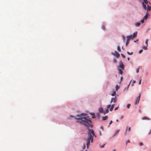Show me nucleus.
<instances>
[{"label": "nucleus", "mask_w": 151, "mask_h": 151, "mask_svg": "<svg viewBox=\"0 0 151 151\" xmlns=\"http://www.w3.org/2000/svg\"><path fill=\"white\" fill-rule=\"evenodd\" d=\"M77 117L75 118V119L77 120V122L81 125L86 126L88 122H92V119L89 118L85 114L81 113L77 114Z\"/></svg>", "instance_id": "1"}, {"label": "nucleus", "mask_w": 151, "mask_h": 151, "mask_svg": "<svg viewBox=\"0 0 151 151\" xmlns=\"http://www.w3.org/2000/svg\"><path fill=\"white\" fill-rule=\"evenodd\" d=\"M87 129L88 130L87 132L88 137L87 138L91 139V138L93 137L94 136L95 137H96V135H95L94 131L93 129L89 128V127H87Z\"/></svg>", "instance_id": "2"}, {"label": "nucleus", "mask_w": 151, "mask_h": 151, "mask_svg": "<svg viewBox=\"0 0 151 151\" xmlns=\"http://www.w3.org/2000/svg\"><path fill=\"white\" fill-rule=\"evenodd\" d=\"M91 139L90 138H87L86 139V145L87 149H88L89 147Z\"/></svg>", "instance_id": "3"}, {"label": "nucleus", "mask_w": 151, "mask_h": 151, "mask_svg": "<svg viewBox=\"0 0 151 151\" xmlns=\"http://www.w3.org/2000/svg\"><path fill=\"white\" fill-rule=\"evenodd\" d=\"M111 54L113 56H116L117 58H119L120 56V54L118 52L115 50L114 52H111Z\"/></svg>", "instance_id": "4"}, {"label": "nucleus", "mask_w": 151, "mask_h": 151, "mask_svg": "<svg viewBox=\"0 0 151 151\" xmlns=\"http://www.w3.org/2000/svg\"><path fill=\"white\" fill-rule=\"evenodd\" d=\"M119 67L120 68H121L120 69L124 70V65L123 64V63L121 60L119 62Z\"/></svg>", "instance_id": "5"}, {"label": "nucleus", "mask_w": 151, "mask_h": 151, "mask_svg": "<svg viewBox=\"0 0 151 151\" xmlns=\"http://www.w3.org/2000/svg\"><path fill=\"white\" fill-rule=\"evenodd\" d=\"M141 97V94L140 93H139L138 96L137 97V99L136 101V102H135V104H136L137 103H138L139 101L140 98Z\"/></svg>", "instance_id": "6"}, {"label": "nucleus", "mask_w": 151, "mask_h": 151, "mask_svg": "<svg viewBox=\"0 0 151 151\" xmlns=\"http://www.w3.org/2000/svg\"><path fill=\"white\" fill-rule=\"evenodd\" d=\"M90 123H90V122H88V124H86V126H85V127H86L87 129V127H91V128H92L93 127V124H91Z\"/></svg>", "instance_id": "7"}, {"label": "nucleus", "mask_w": 151, "mask_h": 151, "mask_svg": "<svg viewBox=\"0 0 151 151\" xmlns=\"http://www.w3.org/2000/svg\"><path fill=\"white\" fill-rule=\"evenodd\" d=\"M147 4H145L143 2H142V7L145 10H146L147 9Z\"/></svg>", "instance_id": "8"}, {"label": "nucleus", "mask_w": 151, "mask_h": 151, "mask_svg": "<svg viewBox=\"0 0 151 151\" xmlns=\"http://www.w3.org/2000/svg\"><path fill=\"white\" fill-rule=\"evenodd\" d=\"M118 73L119 74H120L121 75H122L123 73V70H122V69L119 68L118 69Z\"/></svg>", "instance_id": "9"}, {"label": "nucleus", "mask_w": 151, "mask_h": 151, "mask_svg": "<svg viewBox=\"0 0 151 151\" xmlns=\"http://www.w3.org/2000/svg\"><path fill=\"white\" fill-rule=\"evenodd\" d=\"M141 119L142 120H150V118L146 116L143 117Z\"/></svg>", "instance_id": "10"}, {"label": "nucleus", "mask_w": 151, "mask_h": 151, "mask_svg": "<svg viewBox=\"0 0 151 151\" xmlns=\"http://www.w3.org/2000/svg\"><path fill=\"white\" fill-rule=\"evenodd\" d=\"M119 131H120L119 129L116 130L115 131L114 134H113L112 135V136L113 137H114V136H115L117 134L119 133Z\"/></svg>", "instance_id": "11"}, {"label": "nucleus", "mask_w": 151, "mask_h": 151, "mask_svg": "<svg viewBox=\"0 0 151 151\" xmlns=\"http://www.w3.org/2000/svg\"><path fill=\"white\" fill-rule=\"evenodd\" d=\"M112 101H113L114 103L116 102L117 101L116 97L115 96L114 98L112 97L111 98Z\"/></svg>", "instance_id": "12"}, {"label": "nucleus", "mask_w": 151, "mask_h": 151, "mask_svg": "<svg viewBox=\"0 0 151 151\" xmlns=\"http://www.w3.org/2000/svg\"><path fill=\"white\" fill-rule=\"evenodd\" d=\"M127 40H129L132 38V35H128L127 36Z\"/></svg>", "instance_id": "13"}, {"label": "nucleus", "mask_w": 151, "mask_h": 151, "mask_svg": "<svg viewBox=\"0 0 151 151\" xmlns=\"http://www.w3.org/2000/svg\"><path fill=\"white\" fill-rule=\"evenodd\" d=\"M137 34V31H135L134 32L133 35H132V38H134L136 37Z\"/></svg>", "instance_id": "14"}, {"label": "nucleus", "mask_w": 151, "mask_h": 151, "mask_svg": "<svg viewBox=\"0 0 151 151\" xmlns=\"http://www.w3.org/2000/svg\"><path fill=\"white\" fill-rule=\"evenodd\" d=\"M147 12L150 11L151 10V6H149L148 5H147Z\"/></svg>", "instance_id": "15"}, {"label": "nucleus", "mask_w": 151, "mask_h": 151, "mask_svg": "<svg viewBox=\"0 0 151 151\" xmlns=\"http://www.w3.org/2000/svg\"><path fill=\"white\" fill-rule=\"evenodd\" d=\"M98 111H99L100 113H103V109L102 107H101L99 108L98 109Z\"/></svg>", "instance_id": "16"}, {"label": "nucleus", "mask_w": 151, "mask_h": 151, "mask_svg": "<svg viewBox=\"0 0 151 151\" xmlns=\"http://www.w3.org/2000/svg\"><path fill=\"white\" fill-rule=\"evenodd\" d=\"M89 114L91 115L92 118H95V114L93 113H90Z\"/></svg>", "instance_id": "17"}, {"label": "nucleus", "mask_w": 151, "mask_h": 151, "mask_svg": "<svg viewBox=\"0 0 151 151\" xmlns=\"http://www.w3.org/2000/svg\"><path fill=\"white\" fill-rule=\"evenodd\" d=\"M147 15H148V13H147V12L146 13V14H145V16L143 17L142 19H144V20L146 19L147 18Z\"/></svg>", "instance_id": "18"}, {"label": "nucleus", "mask_w": 151, "mask_h": 151, "mask_svg": "<svg viewBox=\"0 0 151 151\" xmlns=\"http://www.w3.org/2000/svg\"><path fill=\"white\" fill-rule=\"evenodd\" d=\"M108 118V116H103L102 117V120L103 121L105 120Z\"/></svg>", "instance_id": "19"}, {"label": "nucleus", "mask_w": 151, "mask_h": 151, "mask_svg": "<svg viewBox=\"0 0 151 151\" xmlns=\"http://www.w3.org/2000/svg\"><path fill=\"white\" fill-rule=\"evenodd\" d=\"M140 24V22H138L135 23V25L136 27H139Z\"/></svg>", "instance_id": "20"}, {"label": "nucleus", "mask_w": 151, "mask_h": 151, "mask_svg": "<svg viewBox=\"0 0 151 151\" xmlns=\"http://www.w3.org/2000/svg\"><path fill=\"white\" fill-rule=\"evenodd\" d=\"M131 130V128L130 127H128L127 126L126 127V128L125 129L126 131H128V132H130Z\"/></svg>", "instance_id": "21"}, {"label": "nucleus", "mask_w": 151, "mask_h": 151, "mask_svg": "<svg viewBox=\"0 0 151 151\" xmlns=\"http://www.w3.org/2000/svg\"><path fill=\"white\" fill-rule=\"evenodd\" d=\"M109 112L108 109H106L104 111H103V113L104 114H105L107 113H108Z\"/></svg>", "instance_id": "22"}, {"label": "nucleus", "mask_w": 151, "mask_h": 151, "mask_svg": "<svg viewBox=\"0 0 151 151\" xmlns=\"http://www.w3.org/2000/svg\"><path fill=\"white\" fill-rule=\"evenodd\" d=\"M131 81H130L129 83V84L128 85V86H127L124 89V91L125 89H128V88H129V85H130V83L131 82Z\"/></svg>", "instance_id": "23"}, {"label": "nucleus", "mask_w": 151, "mask_h": 151, "mask_svg": "<svg viewBox=\"0 0 151 151\" xmlns=\"http://www.w3.org/2000/svg\"><path fill=\"white\" fill-rule=\"evenodd\" d=\"M147 46L146 45V46H142V48H143V49L144 50H147Z\"/></svg>", "instance_id": "24"}, {"label": "nucleus", "mask_w": 151, "mask_h": 151, "mask_svg": "<svg viewBox=\"0 0 151 151\" xmlns=\"http://www.w3.org/2000/svg\"><path fill=\"white\" fill-rule=\"evenodd\" d=\"M119 86H118V85H116L115 87V90L116 91H117L118 89H119Z\"/></svg>", "instance_id": "25"}, {"label": "nucleus", "mask_w": 151, "mask_h": 151, "mask_svg": "<svg viewBox=\"0 0 151 151\" xmlns=\"http://www.w3.org/2000/svg\"><path fill=\"white\" fill-rule=\"evenodd\" d=\"M122 40L123 41V42H124L125 40V36L124 35H122Z\"/></svg>", "instance_id": "26"}, {"label": "nucleus", "mask_w": 151, "mask_h": 151, "mask_svg": "<svg viewBox=\"0 0 151 151\" xmlns=\"http://www.w3.org/2000/svg\"><path fill=\"white\" fill-rule=\"evenodd\" d=\"M127 54L129 55H132L133 54V52H130L128 51H127Z\"/></svg>", "instance_id": "27"}, {"label": "nucleus", "mask_w": 151, "mask_h": 151, "mask_svg": "<svg viewBox=\"0 0 151 151\" xmlns=\"http://www.w3.org/2000/svg\"><path fill=\"white\" fill-rule=\"evenodd\" d=\"M116 94V92L115 91H113L112 93L111 94V95L112 96H114V95Z\"/></svg>", "instance_id": "28"}, {"label": "nucleus", "mask_w": 151, "mask_h": 151, "mask_svg": "<svg viewBox=\"0 0 151 151\" xmlns=\"http://www.w3.org/2000/svg\"><path fill=\"white\" fill-rule=\"evenodd\" d=\"M77 114L75 116H74L73 115H70L69 116L70 117L74 118V119H75V118L77 117Z\"/></svg>", "instance_id": "29"}, {"label": "nucleus", "mask_w": 151, "mask_h": 151, "mask_svg": "<svg viewBox=\"0 0 151 151\" xmlns=\"http://www.w3.org/2000/svg\"><path fill=\"white\" fill-rule=\"evenodd\" d=\"M101 28L103 30H104V31L105 30V27L104 26V25H102V26H101Z\"/></svg>", "instance_id": "30"}, {"label": "nucleus", "mask_w": 151, "mask_h": 151, "mask_svg": "<svg viewBox=\"0 0 151 151\" xmlns=\"http://www.w3.org/2000/svg\"><path fill=\"white\" fill-rule=\"evenodd\" d=\"M148 39H146L145 40V43L146 44V45L148 46Z\"/></svg>", "instance_id": "31"}, {"label": "nucleus", "mask_w": 151, "mask_h": 151, "mask_svg": "<svg viewBox=\"0 0 151 151\" xmlns=\"http://www.w3.org/2000/svg\"><path fill=\"white\" fill-rule=\"evenodd\" d=\"M131 106V104H128L127 105V107L128 109H129L130 107V106Z\"/></svg>", "instance_id": "32"}, {"label": "nucleus", "mask_w": 151, "mask_h": 151, "mask_svg": "<svg viewBox=\"0 0 151 151\" xmlns=\"http://www.w3.org/2000/svg\"><path fill=\"white\" fill-rule=\"evenodd\" d=\"M148 1L147 0H143V1L142 2L145 3V4H147L148 3Z\"/></svg>", "instance_id": "33"}, {"label": "nucleus", "mask_w": 151, "mask_h": 151, "mask_svg": "<svg viewBox=\"0 0 151 151\" xmlns=\"http://www.w3.org/2000/svg\"><path fill=\"white\" fill-rule=\"evenodd\" d=\"M113 62L115 63H117V60L114 58L113 59Z\"/></svg>", "instance_id": "34"}, {"label": "nucleus", "mask_w": 151, "mask_h": 151, "mask_svg": "<svg viewBox=\"0 0 151 151\" xmlns=\"http://www.w3.org/2000/svg\"><path fill=\"white\" fill-rule=\"evenodd\" d=\"M139 146H143L144 144L142 142H139Z\"/></svg>", "instance_id": "35"}, {"label": "nucleus", "mask_w": 151, "mask_h": 151, "mask_svg": "<svg viewBox=\"0 0 151 151\" xmlns=\"http://www.w3.org/2000/svg\"><path fill=\"white\" fill-rule=\"evenodd\" d=\"M136 83V81L134 80H133L132 82V83L131 84V86H133L134 85V84Z\"/></svg>", "instance_id": "36"}, {"label": "nucleus", "mask_w": 151, "mask_h": 151, "mask_svg": "<svg viewBox=\"0 0 151 151\" xmlns=\"http://www.w3.org/2000/svg\"><path fill=\"white\" fill-rule=\"evenodd\" d=\"M117 50H118L119 51V52L120 51L121 49H120V47L119 46H118L117 47Z\"/></svg>", "instance_id": "37"}, {"label": "nucleus", "mask_w": 151, "mask_h": 151, "mask_svg": "<svg viewBox=\"0 0 151 151\" xmlns=\"http://www.w3.org/2000/svg\"><path fill=\"white\" fill-rule=\"evenodd\" d=\"M129 40H127V41L126 42V46H127V45L129 43Z\"/></svg>", "instance_id": "38"}, {"label": "nucleus", "mask_w": 151, "mask_h": 151, "mask_svg": "<svg viewBox=\"0 0 151 151\" xmlns=\"http://www.w3.org/2000/svg\"><path fill=\"white\" fill-rule=\"evenodd\" d=\"M106 144V143H105V144H104V145H99V146H100V147H101V148H104V146H105V145Z\"/></svg>", "instance_id": "39"}, {"label": "nucleus", "mask_w": 151, "mask_h": 151, "mask_svg": "<svg viewBox=\"0 0 151 151\" xmlns=\"http://www.w3.org/2000/svg\"><path fill=\"white\" fill-rule=\"evenodd\" d=\"M145 21L144 19H142L140 21V23H143Z\"/></svg>", "instance_id": "40"}, {"label": "nucleus", "mask_w": 151, "mask_h": 151, "mask_svg": "<svg viewBox=\"0 0 151 151\" xmlns=\"http://www.w3.org/2000/svg\"><path fill=\"white\" fill-rule=\"evenodd\" d=\"M130 141L129 140V139H128L127 141H126V145H127V143H129L130 142Z\"/></svg>", "instance_id": "41"}, {"label": "nucleus", "mask_w": 151, "mask_h": 151, "mask_svg": "<svg viewBox=\"0 0 151 151\" xmlns=\"http://www.w3.org/2000/svg\"><path fill=\"white\" fill-rule=\"evenodd\" d=\"M100 129H101L102 131L104 130V127L103 126H101L100 127Z\"/></svg>", "instance_id": "42"}, {"label": "nucleus", "mask_w": 151, "mask_h": 151, "mask_svg": "<svg viewBox=\"0 0 151 151\" xmlns=\"http://www.w3.org/2000/svg\"><path fill=\"white\" fill-rule=\"evenodd\" d=\"M111 106V104H109V105H108L107 106V109H108Z\"/></svg>", "instance_id": "43"}, {"label": "nucleus", "mask_w": 151, "mask_h": 151, "mask_svg": "<svg viewBox=\"0 0 151 151\" xmlns=\"http://www.w3.org/2000/svg\"><path fill=\"white\" fill-rule=\"evenodd\" d=\"M139 72V68H136V72L137 73H138Z\"/></svg>", "instance_id": "44"}, {"label": "nucleus", "mask_w": 151, "mask_h": 151, "mask_svg": "<svg viewBox=\"0 0 151 151\" xmlns=\"http://www.w3.org/2000/svg\"><path fill=\"white\" fill-rule=\"evenodd\" d=\"M114 108H112V107H110V108L109 109V110L110 111H113V109Z\"/></svg>", "instance_id": "45"}, {"label": "nucleus", "mask_w": 151, "mask_h": 151, "mask_svg": "<svg viewBox=\"0 0 151 151\" xmlns=\"http://www.w3.org/2000/svg\"><path fill=\"white\" fill-rule=\"evenodd\" d=\"M142 51H143V50L141 49V50H140L139 51V54H140L142 52Z\"/></svg>", "instance_id": "46"}, {"label": "nucleus", "mask_w": 151, "mask_h": 151, "mask_svg": "<svg viewBox=\"0 0 151 151\" xmlns=\"http://www.w3.org/2000/svg\"><path fill=\"white\" fill-rule=\"evenodd\" d=\"M121 55L122 56L123 58H125V56L124 54H123L121 53Z\"/></svg>", "instance_id": "47"}, {"label": "nucleus", "mask_w": 151, "mask_h": 151, "mask_svg": "<svg viewBox=\"0 0 151 151\" xmlns=\"http://www.w3.org/2000/svg\"><path fill=\"white\" fill-rule=\"evenodd\" d=\"M86 146L85 144H84L83 146V149H84L86 148Z\"/></svg>", "instance_id": "48"}, {"label": "nucleus", "mask_w": 151, "mask_h": 151, "mask_svg": "<svg viewBox=\"0 0 151 151\" xmlns=\"http://www.w3.org/2000/svg\"><path fill=\"white\" fill-rule=\"evenodd\" d=\"M112 120H111L109 123V125H108V127H109L110 126V125L111 124V123H112Z\"/></svg>", "instance_id": "49"}, {"label": "nucleus", "mask_w": 151, "mask_h": 151, "mask_svg": "<svg viewBox=\"0 0 151 151\" xmlns=\"http://www.w3.org/2000/svg\"><path fill=\"white\" fill-rule=\"evenodd\" d=\"M114 105H115V104H112V105H111V107H112L113 108H114Z\"/></svg>", "instance_id": "50"}, {"label": "nucleus", "mask_w": 151, "mask_h": 151, "mask_svg": "<svg viewBox=\"0 0 151 151\" xmlns=\"http://www.w3.org/2000/svg\"><path fill=\"white\" fill-rule=\"evenodd\" d=\"M93 137H92V138H91V142H93Z\"/></svg>", "instance_id": "51"}, {"label": "nucleus", "mask_w": 151, "mask_h": 151, "mask_svg": "<svg viewBox=\"0 0 151 151\" xmlns=\"http://www.w3.org/2000/svg\"><path fill=\"white\" fill-rule=\"evenodd\" d=\"M124 117V116L122 115H121V116H120V119H122Z\"/></svg>", "instance_id": "52"}, {"label": "nucleus", "mask_w": 151, "mask_h": 151, "mask_svg": "<svg viewBox=\"0 0 151 151\" xmlns=\"http://www.w3.org/2000/svg\"><path fill=\"white\" fill-rule=\"evenodd\" d=\"M141 81H142V79H140V81H139V84L140 85V84H141Z\"/></svg>", "instance_id": "53"}, {"label": "nucleus", "mask_w": 151, "mask_h": 151, "mask_svg": "<svg viewBox=\"0 0 151 151\" xmlns=\"http://www.w3.org/2000/svg\"><path fill=\"white\" fill-rule=\"evenodd\" d=\"M118 108H119V106H117V107H116L114 109L115 110H117L118 109Z\"/></svg>", "instance_id": "54"}, {"label": "nucleus", "mask_w": 151, "mask_h": 151, "mask_svg": "<svg viewBox=\"0 0 151 151\" xmlns=\"http://www.w3.org/2000/svg\"><path fill=\"white\" fill-rule=\"evenodd\" d=\"M99 135L100 136H101V133L100 131H99Z\"/></svg>", "instance_id": "55"}, {"label": "nucleus", "mask_w": 151, "mask_h": 151, "mask_svg": "<svg viewBox=\"0 0 151 151\" xmlns=\"http://www.w3.org/2000/svg\"><path fill=\"white\" fill-rule=\"evenodd\" d=\"M123 79V78L122 76L121 77H120V81H120L122 80Z\"/></svg>", "instance_id": "56"}, {"label": "nucleus", "mask_w": 151, "mask_h": 151, "mask_svg": "<svg viewBox=\"0 0 151 151\" xmlns=\"http://www.w3.org/2000/svg\"><path fill=\"white\" fill-rule=\"evenodd\" d=\"M151 130H150L149 132H148V134H151Z\"/></svg>", "instance_id": "57"}, {"label": "nucleus", "mask_w": 151, "mask_h": 151, "mask_svg": "<svg viewBox=\"0 0 151 151\" xmlns=\"http://www.w3.org/2000/svg\"><path fill=\"white\" fill-rule=\"evenodd\" d=\"M138 41V39L134 41V42H137Z\"/></svg>", "instance_id": "58"}, {"label": "nucleus", "mask_w": 151, "mask_h": 151, "mask_svg": "<svg viewBox=\"0 0 151 151\" xmlns=\"http://www.w3.org/2000/svg\"><path fill=\"white\" fill-rule=\"evenodd\" d=\"M150 29L149 28V29H147V30H146V32H147L150 30Z\"/></svg>", "instance_id": "59"}, {"label": "nucleus", "mask_w": 151, "mask_h": 151, "mask_svg": "<svg viewBox=\"0 0 151 151\" xmlns=\"http://www.w3.org/2000/svg\"><path fill=\"white\" fill-rule=\"evenodd\" d=\"M124 135H126V134H127V131H125V132H124Z\"/></svg>", "instance_id": "60"}, {"label": "nucleus", "mask_w": 151, "mask_h": 151, "mask_svg": "<svg viewBox=\"0 0 151 151\" xmlns=\"http://www.w3.org/2000/svg\"><path fill=\"white\" fill-rule=\"evenodd\" d=\"M148 72H146V75H148Z\"/></svg>", "instance_id": "61"}, {"label": "nucleus", "mask_w": 151, "mask_h": 151, "mask_svg": "<svg viewBox=\"0 0 151 151\" xmlns=\"http://www.w3.org/2000/svg\"><path fill=\"white\" fill-rule=\"evenodd\" d=\"M127 59V60L128 61H129V60L130 58L129 57H128Z\"/></svg>", "instance_id": "62"}, {"label": "nucleus", "mask_w": 151, "mask_h": 151, "mask_svg": "<svg viewBox=\"0 0 151 151\" xmlns=\"http://www.w3.org/2000/svg\"><path fill=\"white\" fill-rule=\"evenodd\" d=\"M138 111H139V113H141V111H140V110L139 109V110H138Z\"/></svg>", "instance_id": "63"}, {"label": "nucleus", "mask_w": 151, "mask_h": 151, "mask_svg": "<svg viewBox=\"0 0 151 151\" xmlns=\"http://www.w3.org/2000/svg\"><path fill=\"white\" fill-rule=\"evenodd\" d=\"M116 121L117 122H118L119 121V120L118 119H116Z\"/></svg>", "instance_id": "64"}]
</instances>
